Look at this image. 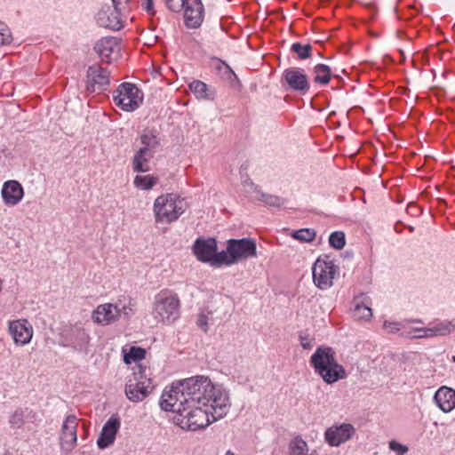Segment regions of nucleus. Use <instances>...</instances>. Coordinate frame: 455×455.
Listing matches in <instances>:
<instances>
[{"mask_svg":"<svg viewBox=\"0 0 455 455\" xmlns=\"http://www.w3.org/2000/svg\"><path fill=\"white\" fill-rule=\"evenodd\" d=\"M176 403L210 406L213 420L225 417L231 406L228 390L222 385L213 384L204 375L175 380L165 387L159 402L161 409H172Z\"/></svg>","mask_w":455,"mask_h":455,"instance_id":"obj_1","label":"nucleus"},{"mask_svg":"<svg viewBox=\"0 0 455 455\" xmlns=\"http://www.w3.org/2000/svg\"><path fill=\"white\" fill-rule=\"evenodd\" d=\"M167 411L174 412L173 423L185 430L204 429L215 421L211 415V407L206 405L176 403Z\"/></svg>","mask_w":455,"mask_h":455,"instance_id":"obj_2","label":"nucleus"},{"mask_svg":"<svg viewBox=\"0 0 455 455\" xmlns=\"http://www.w3.org/2000/svg\"><path fill=\"white\" fill-rule=\"evenodd\" d=\"M309 363L326 384L331 385L347 378L344 367L338 363L336 353L331 347H318Z\"/></svg>","mask_w":455,"mask_h":455,"instance_id":"obj_3","label":"nucleus"},{"mask_svg":"<svg viewBox=\"0 0 455 455\" xmlns=\"http://www.w3.org/2000/svg\"><path fill=\"white\" fill-rule=\"evenodd\" d=\"M257 256L255 239L243 237L227 240V246L222 250V267H230Z\"/></svg>","mask_w":455,"mask_h":455,"instance_id":"obj_4","label":"nucleus"},{"mask_svg":"<svg viewBox=\"0 0 455 455\" xmlns=\"http://www.w3.org/2000/svg\"><path fill=\"white\" fill-rule=\"evenodd\" d=\"M187 208L188 203L185 198L173 193L162 195L154 203L156 220L171 223L178 220Z\"/></svg>","mask_w":455,"mask_h":455,"instance_id":"obj_5","label":"nucleus"},{"mask_svg":"<svg viewBox=\"0 0 455 455\" xmlns=\"http://www.w3.org/2000/svg\"><path fill=\"white\" fill-rule=\"evenodd\" d=\"M166 7L173 12L184 11L187 27L197 28L204 20V8L201 0H164Z\"/></svg>","mask_w":455,"mask_h":455,"instance_id":"obj_6","label":"nucleus"},{"mask_svg":"<svg viewBox=\"0 0 455 455\" xmlns=\"http://www.w3.org/2000/svg\"><path fill=\"white\" fill-rule=\"evenodd\" d=\"M192 252L198 261L209 263L212 267H222V251H218V241L215 237H198L192 245Z\"/></svg>","mask_w":455,"mask_h":455,"instance_id":"obj_7","label":"nucleus"},{"mask_svg":"<svg viewBox=\"0 0 455 455\" xmlns=\"http://www.w3.org/2000/svg\"><path fill=\"white\" fill-rule=\"evenodd\" d=\"M144 94L135 84L131 83L121 84L113 92V100L116 106L126 112L139 108L143 101Z\"/></svg>","mask_w":455,"mask_h":455,"instance_id":"obj_8","label":"nucleus"},{"mask_svg":"<svg viewBox=\"0 0 455 455\" xmlns=\"http://www.w3.org/2000/svg\"><path fill=\"white\" fill-rule=\"evenodd\" d=\"M338 274L339 267L326 254L318 257L312 267L313 282L321 290L330 288Z\"/></svg>","mask_w":455,"mask_h":455,"instance_id":"obj_9","label":"nucleus"},{"mask_svg":"<svg viewBox=\"0 0 455 455\" xmlns=\"http://www.w3.org/2000/svg\"><path fill=\"white\" fill-rule=\"evenodd\" d=\"M144 373L145 369L140 368L137 372H133L125 385V395L131 402L143 401L153 390L151 379L146 378Z\"/></svg>","mask_w":455,"mask_h":455,"instance_id":"obj_10","label":"nucleus"},{"mask_svg":"<svg viewBox=\"0 0 455 455\" xmlns=\"http://www.w3.org/2000/svg\"><path fill=\"white\" fill-rule=\"evenodd\" d=\"M179 307L180 299L176 294H159L154 307L155 318L157 322L172 323L179 317Z\"/></svg>","mask_w":455,"mask_h":455,"instance_id":"obj_11","label":"nucleus"},{"mask_svg":"<svg viewBox=\"0 0 455 455\" xmlns=\"http://www.w3.org/2000/svg\"><path fill=\"white\" fill-rule=\"evenodd\" d=\"M281 84L283 87L301 95L307 94L310 90L309 78L305 70L300 68L284 69L282 74Z\"/></svg>","mask_w":455,"mask_h":455,"instance_id":"obj_12","label":"nucleus"},{"mask_svg":"<svg viewBox=\"0 0 455 455\" xmlns=\"http://www.w3.org/2000/svg\"><path fill=\"white\" fill-rule=\"evenodd\" d=\"M86 78V91L91 93L106 91L110 84L109 72L99 65L88 68Z\"/></svg>","mask_w":455,"mask_h":455,"instance_id":"obj_13","label":"nucleus"},{"mask_svg":"<svg viewBox=\"0 0 455 455\" xmlns=\"http://www.w3.org/2000/svg\"><path fill=\"white\" fill-rule=\"evenodd\" d=\"M355 434V427L350 423L332 425L324 432V440L331 447H339L345 443Z\"/></svg>","mask_w":455,"mask_h":455,"instance_id":"obj_14","label":"nucleus"},{"mask_svg":"<svg viewBox=\"0 0 455 455\" xmlns=\"http://www.w3.org/2000/svg\"><path fill=\"white\" fill-rule=\"evenodd\" d=\"M124 14L108 4H103L96 13L97 24L111 30H120L124 27L122 16Z\"/></svg>","mask_w":455,"mask_h":455,"instance_id":"obj_15","label":"nucleus"},{"mask_svg":"<svg viewBox=\"0 0 455 455\" xmlns=\"http://www.w3.org/2000/svg\"><path fill=\"white\" fill-rule=\"evenodd\" d=\"M77 426V418L73 414L67 416L62 424L61 433L60 435V444L61 450L66 453L70 452L76 444Z\"/></svg>","mask_w":455,"mask_h":455,"instance_id":"obj_16","label":"nucleus"},{"mask_svg":"<svg viewBox=\"0 0 455 455\" xmlns=\"http://www.w3.org/2000/svg\"><path fill=\"white\" fill-rule=\"evenodd\" d=\"M93 50L102 61L111 63L119 57L120 45L118 38L114 36L102 37L95 43Z\"/></svg>","mask_w":455,"mask_h":455,"instance_id":"obj_17","label":"nucleus"},{"mask_svg":"<svg viewBox=\"0 0 455 455\" xmlns=\"http://www.w3.org/2000/svg\"><path fill=\"white\" fill-rule=\"evenodd\" d=\"M8 331L18 346L28 344L33 337V327L26 319L9 321Z\"/></svg>","mask_w":455,"mask_h":455,"instance_id":"obj_18","label":"nucleus"},{"mask_svg":"<svg viewBox=\"0 0 455 455\" xmlns=\"http://www.w3.org/2000/svg\"><path fill=\"white\" fill-rule=\"evenodd\" d=\"M120 426L121 420L119 416L113 414L103 425L100 436L97 439L99 449L104 450L114 443Z\"/></svg>","mask_w":455,"mask_h":455,"instance_id":"obj_19","label":"nucleus"},{"mask_svg":"<svg viewBox=\"0 0 455 455\" xmlns=\"http://www.w3.org/2000/svg\"><path fill=\"white\" fill-rule=\"evenodd\" d=\"M121 316V310L116 305L106 303L99 305L92 312V320L99 324L108 325Z\"/></svg>","mask_w":455,"mask_h":455,"instance_id":"obj_20","label":"nucleus"},{"mask_svg":"<svg viewBox=\"0 0 455 455\" xmlns=\"http://www.w3.org/2000/svg\"><path fill=\"white\" fill-rule=\"evenodd\" d=\"M434 402L444 413L455 409V390L447 386L440 387L434 395Z\"/></svg>","mask_w":455,"mask_h":455,"instance_id":"obj_21","label":"nucleus"},{"mask_svg":"<svg viewBox=\"0 0 455 455\" xmlns=\"http://www.w3.org/2000/svg\"><path fill=\"white\" fill-rule=\"evenodd\" d=\"M64 340L67 342L64 346L71 347L75 350L82 352L86 351L90 337L84 329L75 327L64 336Z\"/></svg>","mask_w":455,"mask_h":455,"instance_id":"obj_22","label":"nucleus"},{"mask_svg":"<svg viewBox=\"0 0 455 455\" xmlns=\"http://www.w3.org/2000/svg\"><path fill=\"white\" fill-rule=\"evenodd\" d=\"M23 196V188L18 181L8 180L4 182L2 188V197L6 205H16L21 201Z\"/></svg>","mask_w":455,"mask_h":455,"instance_id":"obj_23","label":"nucleus"},{"mask_svg":"<svg viewBox=\"0 0 455 455\" xmlns=\"http://www.w3.org/2000/svg\"><path fill=\"white\" fill-rule=\"evenodd\" d=\"M139 140L141 144L139 149H142L148 153L155 154L156 149L161 145L159 132L156 128L148 127L142 130Z\"/></svg>","mask_w":455,"mask_h":455,"instance_id":"obj_24","label":"nucleus"},{"mask_svg":"<svg viewBox=\"0 0 455 455\" xmlns=\"http://www.w3.org/2000/svg\"><path fill=\"white\" fill-rule=\"evenodd\" d=\"M455 329V323L448 320H435L429 323L427 330L425 331V336L439 337L451 334Z\"/></svg>","mask_w":455,"mask_h":455,"instance_id":"obj_25","label":"nucleus"},{"mask_svg":"<svg viewBox=\"0 0 455 455\" xmlns=\"http://www.w3.org/2000/svg\"><path fill=\"white\" fill-rule=\"evenodd\" d=\"M155 154L148 153L142 149H138L132 156V167L134 172H148L150 171L148 163Z\"/></svg>","mask_w":455,"mask_h":455,"instance_id":"obj_26","label":"nucleus"},{"mask_svg":"<svg viewBox=\"0 0 455 455\" xmlns=\"http://www.w3.org/2000/svg\"><path fill=\"white\" fill-rule=\"evenodd\" d=\"M189 89L197 99L207 100H213L215 99V90L200 80H194L190 83Z\"/></svg>","mask_w":455,"mask_h":455,"instance_id":"obj_27","label":"nucleus"},{"mask_svg":"<svg viewBox=\"0 0 455 455\" xmlns=\"http://www.w3.org/2000/svg\"><path fill=\"white\" fill-rule=\"evenodd\" d=\"M332 77V72L328 65L319 63L313 68V81L320 85H327Z\"/></svg>","mask_w":455,"mask_h":455,"instance_id":"obj_28","label":"nucleus"},{"mask_svg":"<svg viewBox=\"0 0 455 455\" xmlns=\"http://www.w3.org/2000/svg\"><path fill=\"white\" fill-rule=\"evenodd\" d=\"M158 178L153 175H137L133 180L134 186L141 190H149L156 185Z\"/></svg>","mask_w":455,"mask_h":455,"instance_id":"obj_29","label":"nucleus"},{"mask_svg":"<svg viewBox=\"0 0 455 455\" xmlns=\"http://www.w3.org/2000/svg\"><path fill=\"white\" fill-rule=\"evenodd\" d=\"M308 451L307 443L301 436H296L289 444V455H306Z\"/></svg>","mask_w":455,"mask_h":455,"instance_id":"obj_30","label":"nucleus"},{"mask_svg":"<svg viewBox=\"0 0 455 455\" xmlns=\"http://www.w3.org/2000/svg\"><path fill=\"white\" fill-rule=\"evenodd\" d=\"M291 52L297 54L299 60H307L312 56V45L310 44H302L296 42L291 44Z\"/></svg>","mask_w":455,"mask_h":455,"instance_id":"obj_31","label":"nucleus"},{"mask_svg":"<svg viewBox=\"0 0 455 455\" xmlns=\"http://www.w3.org/2000/svg\"><path fill=\"white\" fill-rule=\"evenodd\" d=\"M257 200L261 201L267 206L276 208L283 206L286 202L284 198L264 192L259 193V196H257Z\"/></svg>","mask_w":455,"mask_h":455,"instance_id":"obj_32","label":"nucleus"},{"mask_svg":"<svg viewBox=\"0 0 455 455\" xmlns=\"http://www.w3.org/2000/svg\"><path fill=\"white\" fill-rule=\"evenodd\" d=\"M316 235V232L313 228H301L293 231L291 237L300 242L309 243L312 242Z\"/></svg>","mask_w":455,"mask_h":455,"instance_id":"obj_33","label":"nucleus"},{"mask_svg":"<svg viewBox=\"0 0 455 455\" xmlns=\"http://www.w3.org/2000/svg\"><path fill=\"white\" fill-rule=\"evenodd\" d=\"M329 244L336 250H341L346 244L345 234L342 231H334L329 236Z\"/></svg>","mask_w":455,"mask_h":455,"instance_id":"obj_34","label":"nucleus"},{"mask_svg":"<svg viewBox=\"0 0 455 455\" xmlns=\"http://www.w3.org/2000/svg\"><path fill=\"white\" fill-rule=\"evenodd\" d=\"M26 410L22 408L17 409L10 417L9 423L13 428H20L23 426L26 418Z\"/></svg>","mask_w":455,"mask_h":455,"instance_id":"obj_35","label":"nucleus"},{"mask_svg":"<svg viewBox=\"0 0 455 455\" xmlns=\"http://www.w3.org/2000/svg\"><path fill=\"white\" fill-rule=\"evenodd\" d=\"M146 350L140 347H132L129 353L124 356V362L129 363L131 360L140 361L145 358Z\"/></svg>","mask_w":455,"mask_h":455,"instance_id":"obj_36","label":"nucleus"},{"mask_svg":"<svg viewBox=\"0 0 455 455\" xmlns=\"http://www.w3.org/2000/svg\"><path fill=\"white\" fill-rule=\"evenodd\" d=\"M355 315L362 320H370L372 317L371 308L363 303H356L355 305Z\"/></svg>","mask_w":455,"mask_h":455,"instance_id":"obj_37","label":"nucleus"},{"mask_svg":"<svg viewBox=\"0 0 455 455\" xmlns=\"http://www.w3.org/2000/svg\"><path fill=\"white\" fill-rule=\"evenodd\" d=\"M12 41V36L10 28L0 20V46L10 44Z\"/></svg>","mask_w":455,"mask_h":455,"instance_id":"obj_38","label":"nucleus"},{"mask_svg":"<svg viewBox=\"0 0 455 455\" xmlns=\"http://www.w3.org/2000/svg\"><path fill=\"white\" fill-rule=\"evenodd\" d=\"M111 2L112 5L110 6L122 12L123 14L128 12L131 9L130 3L132 0H111Z\"/></svg>","mask_w":455,"mask_h":455,"instance_id":"obj_39","label":"nucleus"},{"mask_svg":"<svg viewBox=\"0 0 455 455\" xmlns=\"http://www.w3.org/2000/svg\"><path fill=\"white\" fill-rule=\"evenodd\" d=\"M299 339L300 346L304 349H311L313 347L315 339L309 334L301 331L299 332Z\"/></svg>","mask_w":455,"mask_h":455,"instance_id":"obj_40","label":"nucleus"},{"mask_svg":"<svg viewBox=\"0 0 455 455\" xmlns=\"http://www.w3.org/2000/svg\"><path fill=\"white\" fill-rule=\"evenodd\" d=\"M389 449L396 452L398 455H403L408 451V448L405 445H403L395 440L389 442Z\"/></svg>","mask_w":455,"mask_h":455,"instance_id":"obj_41","label":"nucleus"},{"mask_svg":"<svg viewBox=\"0 0 455 455\" xmlns=\"http://www.w3.org/2000/svg\"><path fill=\"white\" fill-rule=\"evenodd\" d=\"M196 325L204 332L208 331V317L204 314H199L196 319Z\"/></svg>","mask_w":455,"mask_h":455,"instance_id":"obj_42","label":"nucleus"},{"mask_svg":"<svg viewBox=\"0 0 455 455\" xmlns=\"http://www.w3.org/2000/svg\"><path fill=\"white\" fill-rule=\"evenodd\" d=\"M402 326H403V324L399 322L385 321L383 323V327L385 329H388L389 332H392V333H395V332L400 331Z\"/></svg>","mask_w":455,"mask_h":455,"instance_id":"obj_43","label":"nucleus"},{"mask_svg":"<svg viewBox=\"0 0 455 455\" xmlns=\"http://www.w3.org/2000/svg\"><path fill=\"white\" fill-rule=\"evenodd\" d=\"M407 212L411 216H418L422 212V210L414 203H411L407 206Z\"/></svg>","mask_w":455,"mask_h":455,"instance_id":"obj_44","label":"nucleus"},{"mask_svg":"<svg viewBox=\"0 0 455 455\" xmlns=\"http://www.w3.org/2000/svg\"><path fill=\"white\" fill-rule=\"evenodd\" d=\"M26 410V418L25 421H30V422H36L37 420V414L36 412L33 411L32 410H29L28 408H25Z\"/></svg>","mask_w":455,"mask_h":455,"instance_id":"obj_45","label":"nucleus"},{"mask_svg":"<svg viewBox=\"0 0 455 455\" xmlns=\"http://www.w3.org/2000/svg\"><path fill=\"white\" fill-rule=\"evenodd\" d=\"M248 182H249V187L247 188H244L245 191L247 193H250V192H255L257 193V196H259V193L261 192L260 190H259L258 188V186L255 185L251 180V179H248Z\"/></svg>","mask_w":455,"mask_h":455,"instance_id":"obj_46","label":"nucleus"},{"mask_svg":"<svg viewBox=\"0 0 455 455\" xmlns=\"http://www.w3.org/2000/svg\"><path fill=\"white\" fill-rule=\"evenodd\" d=\"M144 9L149 14H155L153 0H145Z\"/></svg>","mask_w":455,"mask_h":455,"instance_id":"obj_47","label":"nucleus"},{"mask_svg":"<svg viewBox=\"0 0 455 455\" xmlns=\"http://www.w3.org/2000/svg\"><path fill=\"white\" fill-rule=\"evenodd\" d=\"M427 327L416 329L415 330L416 334L413 337L418 338V339L432 338V336H425V331H427Z\"/></svg>","mask_w":455,"mask_h":455,"instance_id":"obj_48","label":"nucleus"},{"mask_svg":"<svg viewBox=\"0 0 455 455\" xmlns=\"http://www.w3.org/2000/svg\"><path fill=\"white\" fill-rule=\"evenodd\" d=\"M120 310H121V314L123 313L127 317H129L131 312L132 311L131 307H128L126 306H124L122 307V309H120Z\"/></svg>","mask_w":455,"mask_h":455,"instance_id":"obj_49","label":"nucleus"},{"mask_svg":"<svg viewBox=\"0 0 455 455\" xmlns=\"http://www.w3.org/2000/svg\"><path fill=\"white\" fill-rule=\"evenodd\" d=\"M248 179L249 178L247 177L244 180H243V185L244 188H247L249 187Z\"/></svg>","mask_w":455,"mask_h":455,"instance_id":"obj_50","label":"nucleus"},{"mask_svg":"<svg viewBox=\"0 0 455 455\" xmlns=\"http://www.w3.org/2000/svg\"><path fill=\"white\" fill-rule=\"evenodd\" d=\"M222 63L226 66V68L228 69L229 72L233 73L232 69L230 68V67L228 65H227L224 61H222Z\"/></svg>","mask_w":455,"mask_h":455,"instance_id":"obj_51","label":"nucleus"},{"mask_svg":"<svg viewBox=\"0 0 455 455\" xmlns=\"http://www.w3.org/2000/svg\"><path fill=\"white\" fill-rule=\"evenodd\" d=\"M225 455H235V453L233 451H231L230 450H228Z\"/></svg>","mask_w":455,"mask_h":455,"instance_id":"obj_52","label":"nucleus"},{"mask_svg":"<svg viewBox=\"0 0 455 455\" xmlns=\"http://www.w3.org/2000/svg\"><path fill=\"white\" fill-rule=\"evenodd\" d=\"M408 229H409L410 232H413L414 231V227L409 226Z\"/></svg>","mask_w":455,"mask_h":455,"instance_id":"obj_53","label":"nucleus"},{"mask_svg":"<svg viewBox=\"0 0 455 455\" xmlns=\"http://www.w3.org/2000/svg\"><path fill=\"white\" fill-rule=\"evenodd\" d=\"M451 360H452V362H454V363H455V355H453V356L451 357Z\"/></svg>","mask_w":455,"mask_h":455,"instance_id":"obj_54","label":"nucleus"},{"mask_svg":"<svg viewBox=\"0 0 455 455\" xmlns=\"http://www.w3.org/2000/svg\"><path fill=\"white\" fill-rule=\"evenodd\" d=\"M400 52L402 54V57H404L403 52L402 50L400 51Z\"/></svg>","mask_w":455,"mask_h":455,"instance_id":"obj_55","label":"nucleus"}]
</instances>
